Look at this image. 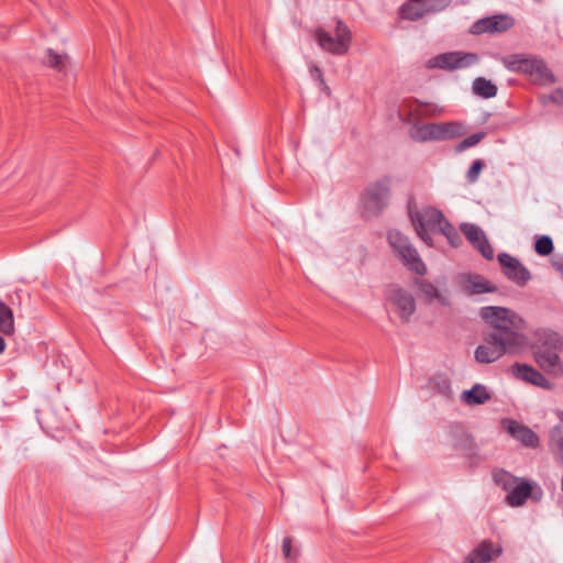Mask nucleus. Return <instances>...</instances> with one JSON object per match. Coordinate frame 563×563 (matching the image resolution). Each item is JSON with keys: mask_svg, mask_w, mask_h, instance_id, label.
I'll return each mask as SVG.
<instances>
[{"mask_svg": "<svg viewBox=\"0 0 563 563\" xmlns=\"http://www.w3.org/2000/svg\"><path fill=\"white\" fill-rule=\"evenodd\" d=\"M554 250L553 241L549 235H541L534 242V251L541 256L550 255Z\"/></svg>", "mask_w": 563, "mask_h": 563, "instance_id": "nucleus-31", "label": "nucleus"}, {"mask_svg": "<svg viewBox=\"0 0 563 563\" xmlns=\"http://www.w3.org/2000/svg\"><path fill=\"white\" fill-rule=\"evenodd\" d=\"M408 216L412 222L417 235L429 246L433 245L430 231L438 232L446 220L442 211L429 207L421 211L417 210L412 202L408 205Z\"/></svg>", "mask_w": 563, "mask_h": 563, "instance_id": "nucleus-4", "label": "nucleus"}, {"mask_svg": "<svg viewBox=\"0 0 563 563\" xmlns=\"http://www.w3.org/2000/svg\"><path fill=\"white\" fill-rule=\"evenodd\" d=\"M456 52L439 54L427 62V68H439L443 70H455Z\"/></svg>", "mask_w": 563, "mask_h": 563, "instance_id": "nucleus-24", "label": "nucleus"}, {"mask_svg": "<svg viewBox=\"0 0 563 563\" xmlns=\"http://www.w3.org/2000/svg\"><path fill=\"white\" fill-rule=\"evenodd\" d=\"M44 65L54 68L58 71H62L66 68L68 64V55L67 54H57L52 48L46 51V55L43 59Z\"/></svg>", "mask_w": 563, "mask_h": 563, "instance_id": "nucleus-27", "label": "nucleus"}, {"mask_svg": "<svg viewBox=\"0 0 563 563\" xmlns=\"http://www.w3.org/2000/svg\"><path fill=\"white\" fill-rule=\"evenodd\" d=\"M501 62L509 71L523 75L533 85L545 87L556 82L555 75L540 56L516 53Z\"/></svg>", "mask_w": 563, "mask_h": 563, "instance_id": "nucleus-1", "label": "nucleus"}, {"mask_svg": "<svg viewBox=\"0 0 563 563\" xmlns=\"http://www.w3.org/2000/svg\"><path fill=\"white\" fill-rule=\"evenodd\" d=\"M479 316L492 327L488 334H495L500 339L509 341L515 338V344L525 346L526 336L519 332L521 319L510 309L505 307H483Z\"/></svg>", "mask_w": 563, "mask_h": 563, "instance_id": "nucleus-2", "label": "nucleus"}, {"mask_svg": "<svg viewBox=\"0 0 563 563\" xmlns=\"http://www.w3.org/2000/svg\"><path fill=\"white\" fill-rule=\"evenodd\" d=\"M514 375L527 383L545 389L551 388V383L538 369L527 364L515 363L512 365Z\"/></svg>", "mask_w": 563, "mask_h": 563, "instance_id": "nucleus-18", "label": "nucleus"}, {"mask_svg": "<svg viewBox=\"0 0 563 563\" xmlns=\"http://www.w3.org/2000/svg\"><path fill=\"white\" fill-rule=\"evenodd\" d=\"M314 38L323 51L333 55L342 56L350 49L352 33L349 26L339 19L336 20L334 36L322 27H318L314 30Z\"/></svg>", "mask_w": 563, "mask_h": 563, "instance_id": "nucleus-6", "label": "nucleus"}, {"mask_svg": "<svg viewBox=\"0 0 563 563\" xmlns=\"http://www.w3.org/2000/svg\"><path fill=\"white\" fill-rule=\"evenodd\" d=\"M498 262L503 267V274L518 286L523 287L531 279L529 269L508 253H500Z\"/></svg>", "mask_w": 563, "mask_h": 563, "instance_id": "nucleus-12", "label": "nucleus"}, {"mask_svg": "<svg viewBox=\"0 0 563 563\" xmlns=\"http://www.w3.org/2000/svg\"><path fill=\"white\" fill-rule=\"evenodd\" d=\"M462 401L467 406L484 405L492 399L486 386L475 384L471 389L464 390L461 395Z\"/></svg>", "mask_w": 563, "mask_h": 563, "instance_id": "nucleus-20", "label": "nucleus"}, {"mask_svg": "<svg viewBox=\"0 0 563 563\" xmlns=\"http://www.w3.org/2000/svg\"><path fill=\"white\" fill-rule=\"evenodd\" d=\"M496 484L503 486L504 489L510 490L516 482V478L506 471H499L494 474Z\"/></svg>", "mask_w": 563, "mask_h": 563, "instance_id": "nucleus-33", "label": "nucleus"}, {"mask_svg": "<svg viewBox=\"0 0 563 563\" xmlns=\"http://www.w3.org/2000/svg\"><path fill=\"white\" fill-rule=\"evenodd\" d=\"M503 426L512 438L525 446L537 448L539 445V438L530 428L511 419H505Z\"/></svg>", "mask_w": 563, "mask_h": 563, "instance_id": "nucleus-17", "label": "nucleus"}, {"mask_svg": "<svg viewBox=\"0 0 563 563\" xmlns=\"http://www.w3.org/2000/svg\"><path fill=\"white\" fill-rule=\"evenodd\" d=\"M522 346L515 344V338L509 341L500 339L495 334H484V344L475 350V360L482 364H489L507 353H514Z\"/></svg>", "mask_w": 563, "mask_h": 563, "instance_id": "nucleus-9", "label": "nucleus"}, {"mask_svg": "<svg viewBox=\"0 0 563 563\" xmlns=\"http://www.w3.org/2000/svg\"><path fill=\"white\" fill-rule=\"evenodd\" d=\"M438 232L443 234L448 239L449 243L454 247H457L462 243L461 235L448 220L444 221Z\"/></svg>", "mask_w": 563, "mask_h": 563, "instance_id": "nucleus-28", "label": "nucleus"}, {"mask_svg": "<svg viewBox=\"0 0 563 563\" xmlns=\"http://www.w3.org/2000/svg\"><path fill=\"white\" fill-rule=\"evenodd\" d=\"M386 308H390L398 314L402 323H408L416 312V299L413 295L398 284H389L384 289Z\"/></svg>", "mask_w": 563, "mask_h": 563, "instance_id": "nucleus-7", "label": "nucleus"}, {"mask_svg": "<svg viewBox=\"0 0 563 563\" xmlns=\"http://www.w3.org/2000/svg\"><path fill=\"white\" fill-rule=\"evenodd\" d=\"M310 75L314 80L319 81V84L322 85L324 90L329 93L330 89L325 85L322 70L318 66L313 65L310 67Z\"/></svg>", "mask_w": 563, "mask_h": 563, "instance_id": "nucleus-35", "label": "nucleus"}, {"mask_svg": "<svg viewBox=\"0 0 563 563\" xmlns=\"http://www.w3.org/2000/svg\"><path fill=\"white\" fill-rule=\"evenodd\" d=\"M390 197V178L383 177L369 184L362 195L363 216H379L387 207Z\"/></svg>", "mask_w": 563, "mask_h": 563, "instance_id": "nucleus-5", "label": "nucleus"}, {"mask_svg": "<svg viewBox=\"0 0 563 563\" xmlns=\"http://www.w3.org/2000/svg\"><path fill=\"white\" fill-rule=\"evenodd\" d=\"M532 486L528 482H522L516 486H514L507 497L506 501L508 505L512 507H518L523 505L527 499L531 496Z\"/></svg>", "mask_w": 563, "mask_h": 563, "instance_id": "nucleus-21", "label": "nucleus"}, {"mask_svg": "<svg viewBox=\"0 0 563 563\" xmlns=\"http://www.w3.org/2000/svg\"><path fill=\"white\" fill-rule=\"evenodd\" d=\"M563 342L558 333H544L534 349V358L538 365L548 374L555 377L563 375V362L559 356Z\"/></svg>", "mask_w": 563, "mask_h": 563, "instance_id": "nucleus-3", "label": "nucleus"}, {"mask_svg": "<svg viewBox=\"0 0 563 563\" xmlns=\"http://www.w3.org/2000/svg\"><path fill=\"white\" fill-rule=\"evenodd\" d=\"M442 137L440 141L452 140L462 134V125L456 122L440 123Z\"/></svg>", "mask_w": 563, "mask_h": 563, "instance_id": "nucleus-29", "label": "nucleus"}, {"mask_svg": "<svg viewBox=\"0 0 563 563\" xmlns=\"http://www.w3.org/2000/svg\"><path fill=\"white\" fill-rule=\"evenodd\" d=\"M446 0H408L400 7V15L409 21H418L427 13L445 7Z\"/></svg>", "mask_w": 563, "mask_h": 563, "instance_id": "nucleus-13", "label": "nucleus"}, {"mask_svg": "<svg viewBox=\"0 0 563 563\" xmlns=\"http://www.w3.org/2000/svg\"><path fill=\"white\" fill-rule=\"evenodd\" d=\"M559 418H560V420H561V421H563V411H561V412L559 413Z\"/></svg>", "mask_w": 563, "mask_h": 563, "instance_id": "nucleus-39", "label": "nucleus"}, {"mask_svg": "<svg viewBox=\"0 0 563 563\" xmlns=\"http://www.w3.org/2000/svg\"><path fill=\"white\" fill-rule=\"evenodd\" d=\"M501 554L503 547L500 544H495L490 540H484L470 552L464 563H490Z\"/></svg>", "mask_w": 563, "mask_h": 563, "instance_id": "nucleus-15", "label": "nucleus"}, {"mask_svg": "<svg viewBox=\"0 0 563 563\" xmlns=\"http://www.w3.org/2000/svg\"><path fill=\"white\" fill-rule=\"evenodd\" d=\"M291 549H292L291 539L289 537L284 538L282 550H283V554H284L285 559H287V560L295 559V555L291 554Z\"/></svg>", "mask_w": 563, "mask_h": 563, "instance_id": "nucleus-36", "label": "nucleus"}, {"mask_svg": "<svg viewBox=\"0 0 563 563\" xmlns=\"http://www.w3.org/2000/svg\"><path fill=\"white\" fill-rule=\"evenodd\" d=\"M440 131V123H415L410 130V136L412 140L421 143L428 141H440L442 137Z\"/></svg>", "mask_w": 563, "mask_h": 563, "instance_id": "nucleus-19", "label": "nucleus"}, {"mask_svg": "<svg viewBox=\"0 0 563 563\" xmlns=\"http://www.w3.org/2000/svg\"><path fill=\"white\" fill-rule=\"evenodd\" d=\"M15 331L12 309L0 299V332L4 335H12Z\"/></svg>", "mask_w": 563, "mask_h": 563, "instance_id": "nucleus-25", "label": "nucleus"}, {"mask_svg": "<svg viewBox=\"0 0 563 563\" xmlns=\"http://www.w3.org/2000/svg\"><path fill=\"white\" fill-rule=\"evenodd\" d=\"M387 239L394 252L409 271L418 275L427 273V267L421 261L418 251L406 235L397 230H391L388 232Z\"/></svg>", "mask_w": 563, "mask_h": 563, "instance_id": "nucleus-8", "label": "nucleus"}, {"mask_svg": "<svg viewBox=\"0 0 563 563\" xmlns=\"http://www.w3.org/2000/svg\"><path fill=\"white\" fill-rule=\"evenodd\" d=\"M461 280L463 291L468 296L497 291V287L479 274H464Z\"/></svg>", "mask_w": 563, "mask_h": 563, "instance_id": "nucleus-16", "label": "nucleus"}, {"mask_svg": "<svg viewBox=\"0 0 563 563\" xmlns=\"http://www.w3.org/2000/svg\"><path fill=\"white\" fill-rule=\"evenodd\" d=\"M412 102L417 106V108L410 111V117L437 118L443 113V109L435 103L423 102L419 99H413Z\"/></svg>", "mask_w": 563, "mask_h": 563, "instance_id": "nucleus-22", "label": "nucleus"}, {"mask_svg": "<svg viewBox=\"0 0 563 563\" xmlns=\"http://www.w3.org/2000/svg\"><path fill=\"white\" fill-rule=\"evenodd\" d=\"M484 167V162L482 159H475L470 169L467 170L466 178L467 181L473 184L478 179L479 173Z\"/></svg>", "mask_w": 563, "mask_h": 563, "instance_id": "nucleus-34", "label": "nucleus"}, {"mask_svg": "<svg viewBox=\"0 0 563 563\" xmlns=\"http://www.w3.org/2000/svg\"><path fill=\"white\" fill-rule=\"evenodd\" d=\"M415 284L418 287L419 294L427 301L430 302L432 300H438L442 305H448L446 298L441 295L439 289L432 283H430L426 279H417Z\"/></svg>", "mask_w": 563, "mask_h": 563, "instance_id": "nucleus-23", "label": "nucleus"}, {"mask_svg": "<svg viewBox=\"0 0 563 563\" xmlns=\"http://www.w3.org/2000/svg\"><path fill=\"white\" fill-rule=\"evenodd\" d=\"M5 350L4 339L0 335V354Z\"/></svg>", "mask_w": 563, "mask_h": 563, "instance_id": "nucleus-38", "label": "nucleus"}, {"mask_svg": "<svg viewBox=\"0 0 563 563\" xmlns=\"http://www.w3.org/2000/svg\"><path fill=\"white\" fill-rule=\"evenodd\" d=\"M462 233L470 241L484 258L490 261L494 258V249L492 247L485 232L474 223H462L460 227Z\"/></svg>", "mask_w": 563, "mask_h": 563, "instance_id": "nucleus-14", "label": "nucleus"}, {"mask_svg": "<svg viewBox=\"0 0 563 563\" xmlns=\"http://www.w3.org/2000/svg\"><path fill=\"white\" fill-rule=\"evenodd\" d=\"M485 136L486 132H477L465 137L455 146V152L461 153L472 146L477 145L483 139H485Z\"/></svg>", "mask_w": 563, "mask_h": 563, "instance_id": "nucleus-32", "label": "nucleus"}, {"mask_svg": "<svg viewBox=\"0 0 563 563\" xmlns=\"http://www.w3.org/2000/svg\"><path fill=\"white\" fill-rule=\"evenodd\" d=\"M451 434L454 439V450L459 451L461 455L467 460L471 467L478 465L481 456L474 438L459 426L451 428Z\"/></svg>", "mask_w": 563, "mask_h": 563, "instance_id": "nucleus-10", "label": "nucleus"}, {"mask_svg": "<svg viewBox=\"0 0 563 563\" xmlns=\"http://www.w3.org/2000/svg\"><path fill=\"white\" fill-rule=\"evenodd\" d=\"M549 100L555 103L563 102V90L561 88L555 89L551 95H549Z\"/></svg>", "mask_w": 563, "mask_h": 563, "instance_id": "nucleus-37", "label": "nucleus"}, {"mask_svg": "<svg viewBox=\"0 0 563 563\" xmlns=\"http://www.w3.org/2000/svg\"><path fill=\"white\" fill-rule=\"evenodd\" d=\"M455 69L466 68L478 63L479 57L476 53L456 52Z\"/></svg>", "mask_w": 563, "mask_h": 563, "instance_id": "nucleus-30", "label": "nucleus"}, {"mask_svg": "<svg viewBox=\"0 0 563 563\" xmlns=\"http://www.w3.org/2000/svg\"><path fill=\"white\" fill-rule=\"evenodd\" d=\"M514 24L515 20L511 16L507 14H496L475 21L470 27V33L474 35L504 33L511 29Z\"/></svg>", "mask_w": 563, "mask_h": 563, "instance_id": "nucleus-11", "label": "nucleus"}, {"mask_svg": "<svg viewBox=\"0 0 563 563\" xmlns=\"http://www.w3.org/2000/svg\"><path fill=\"white\" fill-rule=\"evenodd\" d=\"M472 88L476 96L485 99L494 98L498 91L497 86L484 77H477Z\"/></svg>", "mask_w": 563, "mask_h": 563, "instance_id": "nucleus-26", "label": "nucleus"}]
</instances>
